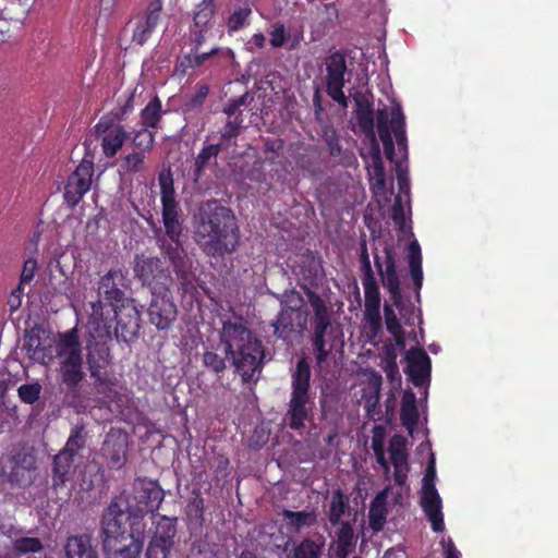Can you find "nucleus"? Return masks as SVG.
I'll list each match as a JSON object with an SVG mask.
<instances>
[{
  "instance_id": "nucleus-1",
  "label": "nucleus",
  "mask_w": 558,
  "mask_h": 558,
  "mask_svg": "<svg viewBox=\"0 0 558 558\" xmlns=\"http://www.w3.org/2000/svg\"><path fill=\"white\" fill-rule=\"evenodd\" d=\"M111 312H105L101 301L92 303L89 326L93 331L86 340L85 354L76 327L57 333L56 356L60 392L64 404L77 411L88 407L95 391L104 393L108 387L106 368L110 348L107 339L112 336Z\"/></svg>"
},
{
  "instance_id": "nucleus-2",
  "label": "nucleus",
  "mask_w": 558,
  "mask_h": 558,
  "mask_svg": "<svg viewBox=\"0 0 558 558\" xmlns=\"http://www.w3.org/2000/svg\"><path fill=\"white\" fill-rule=\"evenodd\" d=\"M195 235L203 252L210 257L234 253L240 243V228L233 210L218 199L203 203Z\"/></svg>"
},
{
  "instance_id": "nucleus-3",
  "label": "nucleus",
  "mask_w": 558,
  "mask_h": 558,
  "mask_svg": "<svg viewBox=\"0 0 558 558\" xmlns=\"http://www.w3.org/2000/svg\"><path fill=\"white\" fill-rule=\"evenodd\" d=\"M134 278L150 288L153 300L148 310L149 318L158 329L170 328L174 320V301L171 287L173 279L165 259L146 254H135Z\"/></svg>"
},
{
  "instance_id": "nucleus-4",
  "label": "nucleus",
  "mask_w": 558,
  "mask_h": 558,
  "mask_svg": "<svg viewBox=\"0 0 558 558\" xmlns=\"http://www.w3.org/2000/svg\"><path fill=\"white\" fill-rule=\"evenodd\" d=\"M163 498L165 490L157 481L138 476L131 492H121L102 511L147 529L148 521L156 523L161 515H166L159 511Z\"/></svg>"
},
{
  "instance_id": "nucleus-5",
  "label": "nucleus",
  "mask_w": 558,
  "mask_h": 558,
  "mask_svg": "<svg viewBox=\"0 0 558 558\" xmlns=\"http://www.w3.org/2000/svg\"><path fill=\"white\" fill-rule=\"evenodd\" d=\"M225 353L244 384L256 383L263 369L265 349L262 341L242 322L226 320L219 332Z\"/></svg>"
},
{
  "instance_id": "nucleus-6",
  "label": "nucleus",
  "mask_w": 558,
  "mask_h": 558,
  "mask_svg": "<svg viewBox=\"0 0 558 558\" xmlns=\"http://www.w3.org/2000/svg\"><path fill=\"white\" fill-rule=\"evenodd\" d=\"M147 529L102 511L99 538L107 558H140Z\"/></svg>"
},
{
  "instance_id": "nucleus-7",
  "label": "nucleus",
  "mask_w": 558,
  "mask_h": 558,
  "mask_svg": "<svg viewBox=\"0 0 558 558\" xmlns=\"http://www.w3.org/2000/svg\"><path fill=\"white\" fill-rule=\"evenodd\" d=\"M311 365L306 357L298 360L291 369V392L284 422L292 430H302L314 416L315 391L311 386Z\"/></svg>"
},
{
  "instance_id": "nucleus-8",
  "label": "nucleus",
  "mask_w": 558,
  "mask_h": 558,
  "mask_svg": "<svg viewBox=\"0 0 558 558\" xmlns=\"http://www.w3.org/2000/svg\"><path fill=\"white\" fill-rule=\"evenodd\" d=\"M158 181L161 191L165 232L161 227L156 225L153 218H148L147 222L151 227L157 244L162 253L170 263H174V250L171 246V242H174V181L170 167L167 172L159 173Z\"/></svg>"
},
{
  "instance_id": "nucleus-9",
  "label": "nucleus",
  "mask_w": 558,
  "mask_h": 558,
  "mask_svg": "<svg viewBox=\"0 0 558 558\" xmlns=\"http://www.w3.org/2000/svg\"><path fill=\"white\" fill-rule=\"evenodd\" d=\"M10 472L7 481L20 488L32 486L38 476L40 452L27 441L15 444L9 454Z\"/></svg>"
},
{
  "instance_id": "nucleus-10",
  "label": "nucleus",
  "mask_w": 558,
  "mask_h": 558,
  "mask_svg": "<svg viewBox=\"0 0 558 558\" xmlns=\"http://www.w3.org/2000/svg\"><path fill=\"white\" fill-rule=\"evenodd\" d=\"M310 305L314 311L311 319L312 345L317 365L325 363L332 351L333 345L327 347V337L332 333L331 318L325 301L310 288H305Z\"/></svg>"
},
{
  "instance_id": "nucleus-11",
  "label": "nucleus",
  "mask_w": 558,
  "mask_h": 558,
  "mask_svg": "<svg viewBox=\"0 0 558 558\" xmlns=\"http://www.w3.org/2000/svg\"><path fill=\"white\" fill-rule=\"evenodd\" d=\"M391 119L389 120V112L387 107L380 108L376 112L377 131L380 141L384 145L386 158L393 162L396 157L395 143L392 133L396 137L397 145L400 151L407 153L408 140L405 133V117L399 104L391 107Z\"/></svg>"
},
{
  "instance_id": "nucleus-12",
  "label": "nucleus",
  "mask_w": 558,
  "mask_h": 558,
  "mask_svg": "<svg viewBox=\"0 0 558 558\" xmlns=\"http://www.w3.org/2000/svg\"><path fill=\"white\" fill-rule=\"evenodd\" d=\"M326 76L325 90L327 95L343 109L348 108L349 99L343 93L345 75L351 74L347 65L345 53L336 50L330 51L325 59Z\"/></svg>"
},
{
  "instance_id": "nucleus-13",
  "label": "nucleus",
  "mask_w": 558,
  "mask_h": 558,
  "mask_svg": "<svg viewBox=\"0 0 558 558\" xmlns=\"http://www.w3.org/2000/svg\"><path fill=\"white\" fill-rule=\"evenodd\" d=\"M116 319L113 335L118 341L132 343L140 337L141 314L133 301L111 310Z\"/></svg>"
},
{
  "instance_id": "nucleus-14",
  "label": "nucleus",
  "mask_w": 558,
  "mask_h": 558,
  "mask_svg": "<svg viewBox=\"0 0 558 558\" xmlns=\"http://www.w3.org/2000/svg\"><path fill=\"white\" fill-rule=\"evenodd\" d=\"M33 0H0V44L7 43L19 31Z\"/></svg>"
},
{
  "instance_id": "nucleus-15",
  "label": "nucleus",
  "mask_w": 558,
  "mask_h": 558,
  "mask_svg": "<svg viewBox=\"0 0 558 558\" xmlns=\"http://www.w3.org/2000/svg\"><path fill=\"white\" fill-rule=\"evenodd\" d=\"M128 446V434L120 428H110L100 448L110 469L120 470L125 464Z\"/></svg>"
},
{
  "instance_id": "nucleus-16",
  "label": "nucleus",
  "mask_w": 558,
  "mask_h": 558,
  "mask_svg": "<svg viewBox=\"0 0 558 558\" xmlns=\"http://www.w3.org/2000/svg\"><path fill=\"white\" fill-rule=\"evenodd\" d=\"M173 536L174 518L161 515L156 521V532L146 549V558H168L174 544Z\"/></svg>"
},
{
  "instance_id": "nucleus-17",
  "label": "nucleus",
  "mask_w": 558,
  "mask_h": 558,
  "mask_svg": "<svg viewBox=\"0 0 558 558\" xmlns=\"http://www.w3.org/2000/svg\"><path fill=\"white\" fill-rule=\"evenodd\" d=\"M385 269L377 254L374 256L375 266L381 277V282L385 289L390 294V299L395 305L399 306L402 303V293L400 288V278L397 272L396 257L391 248H385Z\"/></svg>"
},
{
  "instance_id": "nucleus-18",
  "label": "nucleus",
  "mask_w": 558,
  "mask_h": 558,
  "mask_svg": "<svg viewBox=\"0 0 558 558\" xmlns=\"http://www.w3.org/2000/svg\"><path fill=\"white\" fill-rule=\"evenodd\" d=\"M364 288V319L375 336L381 329L380 293L376 278L362 279Z\"/></svg>"
},
{
  "instance_id": "nucleus-19",
  "label": "nucleus",
  "mask_w": 558,
  "mask_h": 558,
  "mask_svg": "<svg viewBox=\"0 0 558 558\" xmlns=\"http://www.w3.org/2000/svg\"><path fill=\"white\" fill-rule=\"evenodd\" d=\"M124 280L121 270H110L104 275L99 281L98 295L102 303V307L109 305L111 310L120 307L121 304H126L129 300L125 299V293L118 287V282Z\"/></svg>"
},
{
  "instance_id": "nucleus-20",
  "label": "nucleus",
  "mask_w": 558,
  "mask_h": 558,
  "mask_svg": "<svg viewBox=\"0 0 558 558\" xmlns=\"http://www.w3.org/2000/svg\"><path fill=\"white\" fill-rule=\"evenodd\" d=\"M76 473L75 458L59 451L53 456L51 464V489L59 494L65 490L68 483Z\"/></svg>"
},
{
  "instance_id": "nucleus-21",
  "label": "nucleus",
  "mask_w": 558,
  "mask_h": 558,
  "mask_svg": "<svg viewBox=\"0 0 558 558\" xmlns=\"http://www.w3.org/2000/svg\"><path fill=\"white\" fill-rule=\"evenodd\" d=\"M408 374L415 387H422L430 376L432 363L428 354L421 348L408 351Z\"/></svg>"
},
{
  "instance_id": "nucleus-22",
  "label": "nucleus",
  "mask_w": 558,
  "mask_h": 558,
  "mask_svg": "<svg viewBox=\"0 0 558 558\" xmlns=\"http://www.w3.org/2000/svg\"><path fill=\"white\" fill-rule=\"evenodd\" d=\"M421 507L430 522L434 532L445 530L444 514L441 512V498L437 489H422Z\"/></svg>"
},
{
  "instance_id": "nucleus-23",
  "label": "nucleus",
  "mask_w": 558,
  "mask_h": 558,
  "mask_svg": "<svg viewBox=\"0 0 558 558\" xmlns=\"http://www.w3.org/2000/svg\"><path fill=\"white\" fill-rule=\"evenodd\" d=\"M63 548L65 558H99L97 547L89 534L69 536Z\"/></svg>"
},
{
  "instance_id": "nucleus-24",
  "label": "nucleus",
  "mask_w": 558,
  "mask_h": 558,
  "mask_svg": "<svg viewBox=\"0 0 558 558\" xmlns=\"http://www.w3.org/2000/svg\"><path fill=\"white\" fill-rule=\"evenodd\" d=\"M349 502V496L345 495L341 488L332 490L330 500L328 502V508L326 511L328 522L331 526H337L341 524L343 522L342 518L345 515V513H351Z\"/></svg>"
},
{
  "instance_id": "nucleus-25",
  "label": "nucleus",
  "mask_w": 558,
  "mask_h": 558,
  "mask_svg": "<svg viewBox=\"0 0 558 558\" xmlns=\"http://www.w3.org/2000/svg\"><path fill=\"white\" fill-rule=\"evenodd\" d=\"M336 531V558H349L350 554L353 553L356 544V536L353 530V523L351 521L342 522L337 525Z\"/></svg>"
},
{
  "instance_id": "nucleus-26",
  "label": "nucleus",
  "mask_w": 558,
  "mask_h": 558,
  "mask_svg": "<svg viewBox=\"0 0 558 558\" xmlns=\"http://www.w3.org/2000/svg\"><path fill=\"white\" fill-rule=\"evenodd\" d=\"M280 305L281 308L296 313V325L300 330H303L306 326L308 311L302 294L294 289L287 290L280 300Z\"/></svg>"
},
{
  "instance_id": "nucleus-27",
  "label": "nucleus",
  "mask_w": 558,
  "mask_h": 558,
  "mask_svg": "<svg viewBox=\"0 0 558 558\" xmlns=\"http://www.w3.org/2000/svg\"><path fill=\"white\" fill-rule=\"evenodd\" d=\"M204 499L197 495L192 498L185 508L186 524L192 536H201L204 527Z\"/></svg>"
},
{
  "instance_id": "nucleus-28",
  "label": "nucleus",
  "mask_w": 558,
  "mask_h": 558,
  "mask_svg": "<svg viewBox=\"0 0 558 558\" xmlns=\"http://www.w3.org/2000/svg\"><path fill=\"white\" fill-rule=\"evenodd\" d=\"M420 414L416 407V397L412 390L403 393L401 400L400 421L409 434H412L418 423Z\"/></svg>"
},
{
  "instance_id": "nucleus-29",
  "label": "nucleus",
  "mask_w": 558,
  "mask_h": 558,
  "mask_svg": "<svg viewBox=\"0 0 558 558\" xmlns=\"http://www.w3.org/2000/svg\"><path fill=\"white\" fill-rule=\"evenodd\" d=\"M274 333L284 342H291L295 332L296 313L280 308L277 318L271 323Z\"/></svg>"
},
{
  "instance_id": "nucleus-30",
  "label": "nucleus",
  "mask_w": 558,
  "mask_h": 558,
  "mask_svg": "<svg viewBox=\"0 0 558 558\" xmlns=\"http://www.w3.org/2000/svg\"><path fill=\"white\" fill-rule=\"evenodd\" d=\"M408 263L410 275L416 291L417 298L423 286V268H422V252L421 246L416 240L409 243L408 246Z\"/></svg>"
},
{
  "instance_id": "nucleus-31",
  "label": "nucleus",
  "mask_w": 558,
  "mask_h": 558,
  "mask_svg": "<svg viewBox=\"0 0 558 558\" xmlns=\"http://www.w3.org/2000/svg\"><path fill=\"white\" fill-rule=\"evenodd\" d=\"M192 48L191 52L184 57L185 61L181 62V66L196 68L202 65L209 57L214 56L218 49L214 48L208 52L198 53V48L204 41V29L201 27L194 32L193 38H191Z\"/></svg>"
},
{
  "instance_id": "nucleus-32",
  "label": "nucleus",
  "mask_w": 558,
  "mask_h": 558,
  "mask_svg": "<svg viewBox=\"0 0 558 558\" xmlns=\"http://www.w3.org/2000/svg\"><path fill=\"white\" fill-rule=\"evenodd\" d=\"M325 543L323 539L305 537L293 546L288 558H322Z\"/></svg>"
},
{
  "instance_id": "nucleus-33",
  "label": "nucleus",
  "mask_w": 558,
  "mask_h": 558,
  "mask_svg": "<svg viewBox=\"0 0 558 558\" xmlns=\"http://www.w3.org/2000/svg\"><path fill=\"white\" fill-rule=\"evenodd\" d=\"M282 517L287 521L288 525L300 532L302 529L312 527L317 523V513L315 510L311 511H292L284 509Z\"/></svg>"
},
{
  "instance_id": "nucleus-34",
  "label": "nucleus",
  "mask_w": 558,
  "mask_h": 558,
  "mask_svg": "<svg viewBox=\"0 0 558 558\" xmlns=\"http://www.w3.org/2000/svg\"><path fill=\"white\" fill-rule=\"evenodd\" d=\"M88 433L84 425H75L70 433V436L65 442L61 452L68 456L76 458L81 450H83L87 442Z\"/></svg>"
},
{
  "instance_id": "nucleus-35",
  "label": "nucleus",
  "mask_w": 558,
  "mask_h": 558,
  "mask_svg": "<svg viewBox=\"0 0 558 558\" xmlns=\"http://www.w3.org/2000/svg\"><path fill=\"white\" fill-rule=\"evenodd\" d=\"M89 187L90 185L87 181L77 179L76 177H69L63 194L68 205L74 207Z\"/></svg>"
},
{
  "instance_id": "nucleus-36",
  "label": "nucleus",
  "mask_w": 558,
  "mask_h": 558,
  "mask_svg": "<svg viewBox=\"0 0 558 558\" xmlns=\"http://www.w3.org/2000/svg\"><path fill=\"white\" fill-rule=\"evenodd\" d=\"M128 133L123 128H114L111 133L102 136V149L107 157H112L122 147Z\"/></svg>"
},
{
  "instance_id": "nucleus-37",
  "label": "nucleus",
  "mask_w": 558,
  "mask_h": 558,
  "mask_svg": "<svg viewBox=\"0 0 558 558\" xmlns=\"http://www.w3.org/2000/svg\"><path fill=\"white\" fill-rule=\"evenodd\" d=\"M385 313V323L387 331L393 336L397 345H404L405 335L404 330L395 313L392 307L389 304H385L384 306Z\"/></svg>"
},
{
  "instance_id": "nucleus-38",
  "label": "nucleus",
  "mask_w": 558,
  "mask_h": 558,
  "mask_svg": "<svg viewBox=\"0 0 558 558\" xmlns=\"http://www.w3.org/2000/svg\"><path fill=\"white\" fill-rule=\"evenodd\" d=\"M380 386L381 378L378 377L377 383L373 385L371 390L364 393L365 410L367 417L371 420H376L375 416L380 413Z\"/></svg>"
},
{
  "instance_id": "nucleus-39",
  "label": "nucleus",
  "mask_w": 558,
  "mask_h": 558,
  "mask_svg": "<svg viewBox=\"0 0 558 558\" xmlns=\"http://www.w3.org/2000/svg\"><path fill=\"white\" fill-rule=\"evenodd\" d=\"M355 119L363 134L371 140L373 145H376L374 110H355Z\"/></svg>"
},
{
  "instance_id": "nucleus-40",
  "label": "nucleus",
  "mask_w": 558,
  "mask_h": 558,
  "mask_svg": "<svg viewBox=\"0 0 558 558\" xmlns=\"http://www.w3.org/2000/svg\"><path fill=\"white\" fill-rule=\"evenodd\" d=\"M381 495H378L374 502H372L368 511V524L374 533H378L384 529L386 523L387 509L384 502L377 504Z\"/></svg>"
},
{
  "instance_id": "nucleus-41",
  "label": "nucleus",
  "mask_w": 558,
  "mask_h": 558,
  "mask_svg": "<svg viewBox=\"0 0 558 558\" xmlns=\"http://www.w3.org/2000/svg\"><path fill=\"white\" fill-rule=\"evenodd\" d=\"M12 546L14 551L19 556L27 555V554H36L41 553L44 550V544L38 537H20L15 538L12 542Z\"/></svg>"
},
{
  "instance_id": "nucleus-42",
  "label": "nucleus",
  "mask_w": 558,
  "mask_h": 558,
  "mask_svg": "<svg viewBox=\"0 0 558 558\" xmlns=\"http://www.w3.org/2000/svg\"><path fill=\"white\" fill-rule=\"evenodd\" d=\"M144 154L142 151H133L128 154L120 162L118 172L122 175L130 172H138L143 169Z\"/></svg>"
},
{
  "instance_id": "nucleus-43",
  "label": "nucleus",
  "mask_w": 558,
  "mask_h": 558,
  "mask_svg": "<svg viewBox=\"0 0 558 558\" xmlns=\"http://www.w3.org/2000/svg\"><path fill=\"white\" fill-rule=\"evenodd\" d=\"M252 14V8L246 4L234 10V12L228 17L227 28L229 33L238 32L244 27L247 23L248 17Z\"/></svg>"
},
{
  "instance_id": "nucleus-44",
  "label": "nucleus",
  "mask_w": 558,
  "mask_h": 558,
  "mask_svg": "<svg viewBox=\"0 0 558 558\" xmlns=\"http://www.w3.org/2000/svg\"><path fill=\"white\" fill-rule=\"evenodd\" d=\"M215 13V0H203L194 13V24L196 27L206 26Z\"/></svg>"
},
{
  "instance_id": "nucleus-45",
  "label": "nucleus",
  "mask_w": 558,
  "mask_h": 558,
  "mask_svg": "<svg viewBox=\"0 0 558 558\" xmlns=\"http://www.w3.org/2000/svg\"><path fill=\"white\" fill-rule=\"evenodd\" d=\"M161 114V102L158 97H155L142 110V120L145 126L155 128Z\"/></svg>"
},
{
  "instance_id": "nucleus-46",
  "label": "nucleus",
  "mask_w": 558,
  "mask_h": 558,
  "mask_svg": "<svg viewBox=\"0 0 558 558\" xmlns=\"http://www.w3.org/2000/svg\"><path fill=\"white\" fill-rule=\"evenodd\" d=\"M156 25V22L148 21L146 17L138 19L135 22V27L133 28V41L142 46L150 36L151 31Z\"/></svg>"
},
{
  "instance_id": "nucleus-47",
  "label": "nucleus",
  "mask_w": 558,
  "mask_h": 558,
  "mask_svg": "<svg viewBox=\"0 0 558 558\" xmlns=\"http://www.w3.org/2000/svg\"><path fill=\"white\" fill-rule=\"evenodd\" d=\"M202 361H203V365L207 369H209L216 374H219L227 368L226 359L223 356L219 355L217 352H213V351L204 352Z\"/></svg>"
},
{
  "instance_id": "nucleus-48",
  "label": "nucleus",
  "mask_w": 558,
  "mask_h": 558,
  "mask_svg": "<svg viewBox=\"0 0 558 558\" xmlns=\"http://www.w3.org/2000/svg\"><path fill=\"white\" fill-rule=\"evenodd\" d=\"M41 390L43 387L39 383L24 384L19 387L17 393L23 402L33 404L39 399Z\"/></svg>"
},
{
  "instance_id": "nucleus-49",
  "label": "nucleus",
  "mask_w": 558,
  "mask_h": 558,
  "mask_svg": "<svg viewBox=\"0 0 558 558\" xmlns=\"http://www.w3.org/2000/svg\"><path fill=\"white\" fill-rule=\"evenodd\" d=\"M391 219L400 232H405V211L401 195L395 197V202L391 208Z\"/></svg>"
},
{
  "instance_id": "nucleus-50",
  "label": "nucleus",
  "mask_w": 558,
  "mask_h": 558,
  "mask_svg": "<svg viewBox=\"0 0 558 558\" xmlns=\"http://www.w3.org/2000/svg\"><path fill=\"white\" fill-rule=\"evenodd\" d=\"M359 259H360V264H361V270L363 274L362 279L375 278V274L372 268L368 250H367V243H366L365 239H363L360 243Z\"/></svg>"
},
{
  "instance_id": "nucleus-51",
  "label": "nucleus",
  "mask_w": 558,
  "mask_h": 558,
  "mask_svg": "<svg viewBox=\"0 0 558 558\" xmlns=\"http://www.w3.org/2000/svg\"><path fill=\"white\" fill-rule=\"evenodd\" d=\"M242 123V112H239V114L233 118H228L221 134L222 140L231 141L232 138H235L240 134Z\"/></svg>"
},
{
  "instance_id": "nucleus-52",
  "label": "nucleus",
  "mask_w": 558,
  "mask_h": 558,
  "mask_svg": "<svg viewBox=\"0 0 558 558\" xmlns=\"http://www.w3.org/2000/svg\"><path fill=\"white\" fill-rule=\"evenodd\" d=\"M269 34V41L272 48H281L290 38V34L287 32L286 26L281 22L272 24V29Z\"/></svg>"
},
{
  "instance_id": "nucleus-53",
  "label": "nucleus",
  "mask_w": 558,
  "mask_h": 558,
  "mask_svg": "<svg viewBox=\"0 0 558 558\" xmlns=\"http://www.w3.org/2000/svg\"><path fill=\"white\" fill-rule=\"evenodd\" d=\"M373 165L368 170L369 180H374L376 178H381L386 175L384 162L380 156V150L378 144L373 145V156H372Z\"/></svg>"
},
{
  "instance_id": "nucleus-54",
  "label": "nucleus",
  "mask_w": 558,
  "mask_h": 558,
  "mask_svg": "<svg viewBox=\"0 0 558 558\" xmlns=\"http://www.w3.org/2000/svg\"><path fill=\"white\" fill-rule=\"evenodd\" d=\"M94 171V163L92 159H87V155L77 166L76 170L70 177H76L77 179H82L87 181L90 184L92 175Z\"/></svg>"
},
{
  "instance_id": "nucleus-55",
  "label": "nucleus",
  "mask_w": 558,
  "mask_h": 558,
  "mask_svg": "<svg viewBox=\"0 0 558 558\" xmlns=\"http://www.w3.org/2000/svg\"><path fill=\"white\" fill-rule=\"evenodd\" d=\"M153 134L146 128L136 132L135 136L133 137V145L141 149L142 153L146 149H149L153 145Z\"/></svg>"
},
{
  "instance_id": "nucleus-56",
  "label": "nucleus",
  "mask_w": 558,
  "mask_h": 558,
  "mask_svg": "<svg viewBox=\"0 0 558 558\" xmlns=\"http://www.w3.org/2000/svg\"><path fill=\"white\" fill-rule=\"evenodd\" d=\"M118 120H120V116L118 113H116L112 117H105V118H102L95 125V132L98 135H102V136L108 134V133H111V130H113L114 128H121L119 124L116 123Z\"/></svg>"
},
{
  "instance_id": "nucleus-57",
  "label": "nucleus",
  "mask_w": 558,
  "mask_h": 558,
  "mask_svg": "<svg viewBox=\"0 0 558 558\" xmlns=\"http://www.w3.org/2000/svg\"><path fill=\"white\" fill-rule=\"evenodd\" d=\"M37 268V262L34 258H29L24 263L23 270L21 274V283L16 289V292L22 293V284L28 283L33 280L35 276V270Z\"/></svg>"
},
{
  "instance_id": "nucleus-58",
  "label": "nucleus",
  "mask_w": 558,
  "mask_h": 558,
  "mask_svg": "<svg viewBox=\"0 0 558 558\" xmlns=\"http://www.w3.org/2000/svg\"><path fill=\"white\" fill-rule=\"evenodd\" d=\"M209 88L207 85H198L193 97L185 104L186 110H192L201 107L208 96Z\"/></svg>"
},
{
  "instance_id": "nucleus-59",
  "label": "nucleus",
  "mask_w": 558,
  "mask_h": 558,
  "mask_svg": "<svg viewBox=\"0 0 558 558\" xmlns=\"http://www.w3.org/2000/svg\"><path fill=\"white\" fill-rule=\"evenodd\" d=\"M435 480H436V465H435V458L432 454L428 464L426 466V471L423 477V486L422 489H436L435 486Z\"/></svg>"
},
{
  "instance_id": "nucleus-60",
  "label": "nucleus",
  "mask_w": 558,
  "mask_h": 558,
  "mask_svg": "<svg viewBox=\"0 0 558 558\" xmlns=\"http://www.w3.org/2000/svg\"><path fill=\"white\" fill-rule=\"evenodd\" d=\"M219 150H220L219 145H208V146H205L201 150V153H199V155H198V157L196 159L197 168L198 169L203 168L211 157L218 155Z\"/></svg>"
},
{
  "instance_id": "nucleus-61",
  "label": "nucleus",
  "mask_w": 558,
  "mask_h": 558,
  "mask_svg": "<svg viewBox=\"0 0 558 558\" xmlns=\"http://www.w3.org/2000/svg\"><path fill=\"white\" fill-rule=\"evenodd\" d=\"M397 180L399 185L400 194L409 195L410 193V181L407 171L402 169L401 165L397 162Z\"/></svg>"
},
{
  "instance_id": "nucleus-62",
  "label": "nucleus",
  "mask_w": 558,
  "mask_h": 558,
  "mask_svg": "<svg viewBox=\"0 0 558 558\" xmlns=\"http://www.w3.org/2000/svg\"><path fill=\"white\" fill-rule=\"evenodd\" d=\"M41 343V339L38 333L32 331H26L24 336L23 350L28 353L34 351L35 348H38Z\"/></svg>"
},
{
  "instance_id": "nucleus-63",
  "label": "nucleus",
  "mask_w": 558,
  "mask_h": 558,
  "mask_svg": "<svg viewBox=\"0 0 558 558\" xmlns=\"http://www.w3.org/2000/svg\"><path fill=\"white\" fill-rule=\"evenodd\" d=\"M170 2L172 0H169ZM162 9V0H153L146 11V15L144 17L148 19V21L158 22L159 13Z\"/></svg>"
},
{
  "instance_id": "nucleus-64",
  "label": "nucleus",
  "mask_w": 558,
  "mask_h": 558,
  "mask_svg": "<svg viewBox=\"0 0 558 558\" xmlns=\"http://www.w3.org/2000/svg\"><path fill=\"white\" fill-rule=\"evenodd\" d=\"M390 460L395 469L408 466V453L407 451L395 450L390 453Z\"/></svg>"
}]
</instances>
